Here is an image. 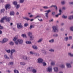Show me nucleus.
Masks as SVG:
<instances>
[{"label":"nucleus","mask_w":73,"mask_h":73,"mask_svg":"<svg viewBox=\"0 0 73 73\" xmlns=\"http://www.w3.org/2000/svg\"><path fill=\"white\" fill-rule=\"evenodd\" d=\"M52 31L54 32H58V30L57 29V26H54L52 27Z\"/></svg>","instance_id":"nucleus-1"},{"label":"nucleus","mask_w":73,"mask_h":73,"mask_svg":"<svg viewBox=\"0 0 73 73\" xmlns=\"http://www.w3.org/2000/svg\"><path fill=\"white\" fill-rule=\"evenodd\" d=\"M17 28L18 29H21V28H23V25L21 24V23H17Z\"/></svg>","instance_id":"nucleus-2"},{"label":"nucleus","mask_w":73,"mask_h":73,"mask_svg":"<svg viewBox=\"0 0 73 73\" xmlns=\"http://www.w3.org/2000/svg\"><path fill=\"white\" fill-rule=\"evenodd\" d=\"M50 12V10H48L47 11H44V12H47L46 13H45V16L46 17H47V18H48V15L49 14V13Z\"/></svg>","instance_id":"nucleus-3"},{"label":"nucleus","mask_w":73,"mask_h":73,"mask_svg":"<svg viewBox=\"0 0 73 73\" xmlns=\"http://www.w3.org/2000/svg\"><path fill=\"white\" fill-rule=\"evenodd\" d=\"M37 62L38 63H39V64L42 63V62H43V59L41 58H38V59Z\"/></svg>","instance_id":"nucleus-4"},{"label":"nucleus","mask_w":73,"mask_h":73,"mask_svg":"<svg viewBox=\"0 0 73 73\" xmlns=\"http://www.w3.org/2000/svg\"><path fill=\"white\" fill-rule=\"evenodd\" d=\"M47 71L48 72L52 73V67L50 66L48 67Z\"/></svg>","instance_id":"nucleus-5"},{"label":"nucleus","mask_w":73,"mask_h":73,"mask_svg":"<svg viewBox=\"0 0 73 73\" xmlns=\"http://www.w3.org/2000/svg\"><path fill=\"white\" fill-rule=\"evenodd\" d=\"M66 66L67 68H70L72 67V66L70 63H66Z\"/></svg>","instance_id":"nucleus-6"},{"label":"nucleus","mask_w":73,"mask_h":73,"mask_svg":"<svg viewBox=\"0 0 73 73\" xmlns=\"http://www.w3.org/2000/svg\"><path fill=\"white\" fill-rule=\"evenodd\" d=\"M8 41V39L7 38H4L3 40H2L1 42L2 44H3V43H5V42H7Z\"/></svg>","instance_id":"nucleus-7"},{"label":"nucleus","mask_w":73,"mask_h":73,"mask_svg":"<svg viewBox=\"0 0 73 73\" xmlns=\"http://www.w3.org/2000/svg\"><path fill=\"white\" fill-rule=\"evenodd\" d=\"M16 50L15 49H12L11 50V55L12 56L13 55V53L16 52Z\"/></svg>","instance_id":"nucleus-8"},{"label":"nucleus","mask_w":73,"mask_h":73,"mask_svg":"<svg viewBox=\"0 0 73 73\" xmlns=\"http://www.w3.org/2000/svg\"><path fill=\"white\" fill-rule=\"evenodd\" d=\"M5 20H6V21L8 22L10 21L11 19V17H7V16H5Z\"/></svg>","instance_id":"nucleus-9"},{"label":"nucleus","mask_w":73,"mask_h":73,"mask_svg":"<svg viewBox=\"0 0 73 73\" xmlns=\"http://www.w3.org/2000/svg\"><path fill=\"white\" fill-rule=\"evenodd\" d=\"M4 20H5V17H4L3 18L1 19L0 21V22L1 23H4Z\"/></svg>","instance_id":"nucleus-10"},{"label":"nucleus","mask_w":73,"mask_h":73,"mask_svg":"<svg viewBox=\"0 0 73 73\" xmlns=\"http://www.w3.org/2000/svg\"><path fill=\"white\" fill-rule=\"evenodd\" d=\"M5 8H6V9L7 10V9H8H8L11 8V6L9 4H7L6 5Z\"/></svg>","instance_id":"nucleus-11"},{"label":"nucleus","mask_w":73,"mask_h":73,"mask_svg":"<svg viewBox=\"0 0 73 73\" xmlns=\"http://www.w3.org/2000/svg\"><path fill=\"white\" fill-rule=\"evenodd\" d=\"M23 58L24 60H25V61H27L28 59V58L27 56H23Z\"/></svg>","instance_id":"nucleus-12"},{"label":"nucleus","mask_w":73,"mask_h":73,"mask_svg":"<svg viewBox=\"0 0 73 73\" xmlns=\"http://www.w3.org/2000/svg\"><path fill=\"white\" fill-rule=\"evenodd\" d=\"M29 37H30V40H31V41H32V40H33V39L35 38V37L33 35H31V36H30Z\"/></svg>","instance_id":"nucleus-13"},{"label":"nucleus","mask_w":73,"mask_h":73,"mask_svg":"<svg viewBox=\"0 0 73 73\" xmlns=\"http://www.w3.org/2000/svg\"><path fill=\"white\" fill-rule=\"evenodd\" d=\"M52 7H54L55 8L56 11H57V7L56 5H52L50 7V8H52Z\"/></svg>","instance_id":"nucleus-14"},{"label":"nucleus","mask_w":73,"mask_h":73,"mask_svg":"<svg viewBox=\"0 0 73 73\" xmlns=\"http://www.w3.org/2000/svg\"><path fill=\"white\" fill-rule=\"evenodd\" d=\"M18 41L19 44H22L23 41L22 39H18Z\"/></svg>","instance_id":"nucleus-15"},{"label":"nucleus","mask_w":73,"mask_h":73,"mask_svg":"<svg viewBox=\"0 0 73 73\" xmlns=\"http://www.w3.org/2000/svg\"><path fill=\"white\" fill-rule=\"evenodd\" d=\"M32 48L33 49H35V50H37V49H38V48H37V46L35 45H33Z\"/></svg>","instance_id":"nucleus-16"},{"label":"nucleus","mask_w":73,"mask_h":73,"mask_svg":"<svg viewBox=\"0 0 73 73\" xmlns=\"http://www.w3.org/2000/svg\"><path fill=\"white\" fill-rule=\"evenodd\" d=\"M54 69L55 72H58V68L57 67L54 68Z\"/></svg>","instance_id":"nucleus-17"},{"label":"nucleus","mask_w":73,"mask_h":73,"mask_svg":"<svg viewBox=\"0 0 73 73\" xmlns=\"http://www.w3.org/2000/svg\"><path fill=\"white\" fill-rule=\"evenodd\" d=\"M4 57L5 59H7V60L9 59V58L7 54H5L4 55Z\"/></svg>","instance_id":"nucleus-18"},{"label":"nucleus","mask_w":73,"mask_h":73,"mask_svg":"<svg viewBox=\"0 0 73 73\" xmlns=\"http://www.w3.org/2000/svg\"><path fill=\"white\" fill-rule=\"evenodd\" d=\"M33 67H29L27 69V70L28 71H31L32 70V69H33Z\"/></svg>","instance_id":"nucleus-19"},{"label":"nucleus","mask_w":73,"mask_h":73,"mask_svg":"<svg viewBox=\"0 0 73 73\" xmlns=\"http://www.w3.org/2000/svg\"><path fill=\"white\" fill-rule=\"evenodd\" d=\"M43 39L42 38H41L39 39V40L37 41V42L38 43H39V42H41L42 41Z\"/></svg>","instance_id":"nucleus-20"},{"label":"nucleus","mask_w":73,"mask_h":73,"mask_svg":"<svg viewBox=\"0 0 73 73\" xmlns=\"http://www.w3.org/2000/svg\"><path fill=\"white\" fill-rule=\"evenodd\" d=\"M15 7L16 8V9H19L20 7V5H17L15 6Z\"/></svg>","instance_id":"nucleus-21"},{"label":"nucleus","mask_w":73,"mask_h":73,"mask_svg":"<svg viewBox=\"0 0 73 73\" xmlns=\"http://www.w3.org/2000/svg\"><path fill=\"white\" fill-rule=\"evenodd\" d=\"M5 50L6 52L8 53H11V50L10 49H9V50H7L5 49Z\"/></svg>","instance_id":"nucleus-22"},{"label":"nucleus","mask_w":73,"mask_h":73,"mask_svg":"<svg viewBox=\"0 0 73 73\" xmlns=\"http://www.w3.org/2000/svg\"><path fill=\"white\" fill-rule=\"evenodd\" d=\"M53 36L54 37H57L58 36V35L56 33L54 34H53Z\"/></svg>","instance_id":"nucleus-23"},{"label":"nucleus","mask_w":73,"mask_h":73,"mask_svg":"<svg viewBox=\"0 0 73 73\" xmlns=\"http://www.w3.org/2000/svg\"><path fill=\"white\" fill-rule=\"evenodd\" d=\"M28 36H29V37H30V36H31L32 35V33L31 32H29L28 33Z\"/></svg>","instance_id":"nucleus-24"},{"label":"nucleus","mask_w":73,"mask_h":73,"mask_svg":"<svg viewBox=\"0 0 73 73\" xmlns=\"http://www.w3.org/2000/svg\"><path fill=\"white\" fill-rule=\"evenodd\" d=\"M26 43L27 44H31L32 42L31 41H26Z\"/></svg>","instance_id":"nucleus-25"},{"label":"nucleus","mask_w":73,"mask_h":73,"mask_svg":"<svg viewBox=\"0 0 73 73\" xmlns=\"http://www.w3.org/2000/svg\"><path fill=\"white\" fill-rule=\"evenodd\" d=\"M23 19H25V20H27V21L30 20V19H29V18L28 17H23Z\"/></svg>","instance_id":"nucleus-26"},{"label":"nucleus","mask_w":73,"mask_h":73,"mask_svg":"<svg viewBox=\"0 0 73 73\" xmlns=\"http://www.w3.org/2000/svg\"><path fill=\"white\" fill-rule=\"evenodd\" d=\"M32 72L33 73H36L37 72V70L35 69H33L32 70Z\"/></svg>","instance_id":"nucleus-27"},{"label":"nucleus","mask_w":73,"mask_h":73,"mask_svg":"<svg viewBox=\"0 0 73 73\" xmlns=\"http://www.w3.org/2000/svg\"><path fill=\"white\" fill-rule=\"evenodd\" d=\"M9 44L10 45L12 46L14 45V43L12 41H11L10 42Z\"/></svg>","instance_id":"nucleus-28"},{"label":"nucleus","mask_w":73,"mask_h":73,"mask_svg":"<svg viewBox=\"0 0 73 73\" xmlns=\"http://www.w3.org/2000/svg\"><path fill=\"white\" fill-rule=\"evenodd\" d=\"M13 3L15 6H16V5H17V2L16 1H14V2H13Z\"/></svg>","instance_id":"nucleus-29"},{"label":"nucleus","mask_w":73,"mask_h":73,"mask_svg":"<svg viewBox=\"0 0 73 73\" xmlns=\"http://www.w3.org/2000/svg\"><path fill=\"white\" fill-rule=\"evenodd\" d=\"M68 55L69 56L71 57H73V54L71 53H68Z\"/></svg>","instance_id":"nucleus-30"},{"label":"nucleus","mask_w":73,"mask_h":73,"mask_svg":"<svg viewBox=\"0 0 73 73\" xmlns=\"http://www.w3.org/2000/svg\"><path fill=\"white\" fill-rule=\"evenodd\" d=\"M62 17L63 18V19H67V16H65V15H63L62 16Z\"/></svg>","instance_id":"nucleus-31"},{"label":"nucleus","mask_w":73,"mask_h":73,"mask_svg":"<svg viewBox=\"0 0 73 73\" xmlns=\"http://www.w3.org/2000/svg\"><path fill=\"white\" fill-rule=\"evenodd\" d=\"M49 42L50 43H53L54 42V39H52L49 40Z\"/></svg>","instance_id":"nucleus-32"},{"label":"nucleus","mask_w":73,"mask_h":73,"mask_svg":"<svg viewBox=\"0 0 73 73\" xmlns=\"http://www.w3.org/2000/svg\"><path fill=\"white\" fill-rule=\"evenodd\" d=\"M17 36H15V37L14 38H13V41H15L17 40Z\"/></svg>","instance_id":"nucleus-33"},{"label":"nucleus","mask_w":73,"mask_h":73,"mask_svg":"<svg viewBox=\"0 0 73 73\" xmlns=\"http://www.w3.org/2000/svg\"><path fill=\"white\" fill-rule=\"evenodd\" d=\"M15 13H14V12L13 11L11 12L10 13V15L12 16V15H14Z\"/></svg>","instance_id":"nucleus-34"},{"label":"nucleus","mask_w":73,"mask_h":73,"mask_svg":"<svg viewBox=\"0 0 73 73\" xmlns=\"http://www.w3.org/2000/svg\"><path fill=\"white\" fill-rule=\"evenodd\" d=\"M34 28V26L33 25H31L29 28L30 30H31L32 28Z\"/></svg>","instance_id":"nucleus-35"},{"label":"nucleus","mask_w":73,"mask_h":73,"mask_svg":"<svg viewBox=\"0 0 73 73\" xmlns=\"http://www.w3.org/2000/svg\"><path fill=\"white\" fill-rule=\"evenodd\" d=\"M14 71L15 73H19V72L17 70H14Z\"/></svg>","instance_id":"nucleus-36"},{"label":"nucleus","mask_w":73,"mask_h":73,"mask_svg":"<svg viewBox=\"0 0 73 73\" xmlns=\"http://www.w3.org/2000/svg\"><path fill=\"white\" fill-rule=\"evenodd\" d=\"M64 40L66 41H67L68 40V36H66L64 38Z\"/></svg>","instance_id":"nucleus-37"},{"label":"nucleus","mask_w":73,"mask_h":73,"mask_svg":"<svg viewBox=\"0 0 73 73\" xmlns=\"http://www.w3.org/2000/svg\"><path fill=\"white\" fill-rule=\"evenodd\" d=\"M20 64L21 65H25V62H21Z\"/></svg>","instance_id":"nucleus-38"},{"label":"nucleus","mask_w":73,"mask_h":73,"mask_svg":"<svg viewBox=\"0 0 73 73\" xmlns=\"http://www.w3.org/2000/svg\"><path fill=\"white\" fill-rule=\"evenodd\" d=\"M49 52H54V50L51 49L49 50Z\"/></svg>","instance_id":"nucleus-39"},{"label":"nucleus","mask_w":73,"mask_h":73,"mask_svg":"<svg viewBox=\"0 0 73 73\" xmlns=\"http://www.w3.org/2000/svg\"><path fill=\"white\" fill-rule=\"evenodd\" d=\"M21 36L23 37H25V38H27V35L24 34H22Z\"/></svg>","instance_id":"nucleus-40"},{"label":"nucleus","mask_w":73,"mask_h":73,"mask_svg":"<svg viewBox=\"0 0 73 73\" xmlns=\"http://www.w3.org/2000/svg\"><path fill=\"white\" fill-rule=\"evenodd\" d=\"M70 29L71 31H73V26L70 27Z\"/></svg>","instance_id":"nucleus-41"},{"label":"nucleus","mask_w":73,"mask_h":73,"mask_svg":"<svg viewBox=\"0 0 73 73\" xmlns=\"http://www.w3.org/2000/svg\"><path fill=\"white\" fill-rule=\"evenodd\" d=\"M34 54L36 56H40V54L38 53H35Z\"/></svg>","instance_id":"nucleus-42"},{"label":"nucleus","mask_w":73,"mask_h":73,"mask_svg":"<svg viewBox=\"0 0 73 73\" xmlns=\"http://www.w3.org/2000/svg\"><path fill=\"white\" fill-rule=\"evenodd\" d=\"M43 8H44V9H48V7L46 6H44L43 7Z\"/></svg>","instance_id":"nucleus-43"},{"label":"nucleus","mask_w":73,"mask_h":73,"mask_svg":"<svg viewBox=\"0 0 73 73\" xmlns=\"http://www.w3.org/2000/svg\"><path fill=\"white\" fill-rule=\"evenodd\" d=\"M61 68H65V65L63 64L62 65L60 66Z\"/></svg>","instance_id":"nucleus-44"},{"label":"nucleus","mask_w":73,"mask_h":73,"mask_svg":"<svg viewBox=\"0 0 73 73\" xmlns=\"http://www.w3.org/2000/svg\"><path fill=\"white\" fill-rule=\"evenodd\" d=\"M61 3L62 5H64L65 3V1H62L61 2Z\"/></svg>","instance_id":"nucleus-45"},{"label":"nucleus","mask_w":73,"mask_h":73,"mask_svg":"<svg viewBox=\"0 0 73 73\" xmlns=\"http://www.w3.org/2000/svg\"><path fill=\"white\" fill-rule=\"evenodd\" d=\"M43 66H46V64L45 63V62H42Z\"/></svg>","instance_id":"nucleus-46"},{"label":"nucleus","mask_w":73,"mask_h":73,"mask_svg":"<svg viewBox=\"0 0 73 73\" xmlns=\"http://www.w3.org/2000/svg\"><path fill=\"white\" fill-rule=\"evenodd\" d=\"M24 1V0H20V3H23Z\"/></svg>","instance_id":"nucleus-47"},{"label":"nucleus","mask_w":73,"mask_h":73,"mask_svg":"<svg viewBox=\"0 0 73 73\" xmlns=\"http://www.w3.org/2000/svg\"><path fill=\"white\" fill-rule=\"evenodd\" d=\"M15 43L16 45H18L19 44V41H18V40L17 41H16L15 42Z\"/></svg>","instance_id":"nucleus-48"},{"label":"nucleus","mask_w":73,"mask_h":73,"mask_svg":"<svg viewBox=\"0 0 73 73\" xmlns=\"http://www.w3.org/2000/svg\"><path fill=\"white\" fill-rule=\"evenodd\" d=\"M59 12L60 13L59 14V15H61V12H62V11H61V9H59Z\"/></svg>","instance_id":"nucleus-49"},{"label":"nucleus","mask_w":73,"mask_h":73,"mask_svg":"<svg viewBox=\"0 0 73 73\" xmlns=\"http://www.w3.org/2000/svg\"><path fill=\"white\" fill-rule=\"evenodd\" d=\"M28 25V23H25L24 25V26L25 27H27Z\"/></svg>","instance_id":"nucleus-50"},{"label":"nucleus","mask_w":73,"mask_h":73,"mask_svg":"<svg viewBox=\"0 0 73 73\" xmlns=\"http://www.w3.org/2000/svg\"><path fill=\"white\" fill-rule=\"evenodd\" d=\"M3 29V27L1 25H0V29Z\"/></svg>","instance_id":"nucleus-51"},{"label":"nucleus","mask_w":73,"mask_h":73,"mask_svg":"<svg viewBox=\"0 0 73 73\" xmlns=\"http://www.w3.org/2000/svg\"><path fill=\"white\" fill-rule=\"evenodd\" d=\"M38 17H39V18L41 17V16H39V15H37V16H36L35 17V19H36V18H37Z\"/></svg>","instance_id":"nucleus-52"},{"label":"nucleus","mask_w":73,"mask_h":73,"mask_svg":"<svg viewBox=\"0 0 73 73\" xmlns=\"http://www.w3.org/2000/svg\"><path fill=\"white\" fill-rule=\"evenodd\" d=\"M69 40H72V36H69Z\"/></svg>","instance_id":"nucleus-53"},{"label":"nucleus","mask_w":73,"mask_h":73,"mask_svg":"<svg viewBox=\"0 0 73 73\" xmlns=\"http://www.w3.org/2000/svg\"><path fill=\"white\" fill-rule=\"evenodd\" d=\"M30 53L31 54H35V53H33V52L32 51H30Z\"/></svg>","instance_id":"nucleus-54"},{"label":"nucleus","mask_w":73,"mask_h":73,"mask_svg":"<svg viewBox=\"0 0 73 73\" xmlns=\"http://www.w3.org/2000/svg\"><path fill=\"white\" fill-rule=\"evenodd\" d=\"M51 65H55V63L52 62H51Z\"/></svg>","instance_id":"nucleus-55"},{"label":"nucleus","mask_w":73,"mask_h":73,"mask_svg":"<svg viewBox=\"0 0 73 73\" xmlns=\"http://www.w3.org/2000/svg\"><path fill=\"white\" fill-rule=\"evenodd\" d=\"M53 19H50L49 20V22H53Z\"/></svg>","instance_id":"nucleus-56"},{"label":"nucleus","mask_w":73,"mask_h":73,"mask_svg":"<svg viewBox=\"0 0 73 73\" xmlns=\"http://www.w3.org/2000/svg\"><path fill=\"white\" fill-rule=\"evenodd\" d=\"M9 64L10 65H13V62H9Z\"/></svg>","instance_id":"nucleus-57"},{"label":"nucleus","mask_w":73,"mask_h":73,"mask_svg":"<svg viewBox=\"0 0 73 73\" xmlns=\"http://www.w3.org/2000/svg\"><path fill=\"white\" fill-rule=\"evenodd\" d=\"M59 15H59V14H58V15H56L55 17H58V16H59Z\"/></svg>","instance_id":"nucleus-58"},{"label":"nucleus","mask_w":73,"mask_h":73,"mask_svg":"<svg viewBox=\"0 0 73 73\" xmlns=\"http://www.w3.org/2000/svg\"><path fill=\"white\" fill-rule=\"evenodd\" d=\"M5 11V9H2L1 10V12H4V11Z\"/></svg>","instance_id":"nucleus-59"},{"label":"nucleus","mask_w":73,"mask_h":73,"mask_svg":"<svg viewBox=\"0 0 73 73\" xmlns=\"http://www.w3.org/2000/svg\"><path fill=\"white\" fill-rule=\"evenodd\" d=\"M6 72L8 73H11V71L9 70H7Z\"/></svg>","instance_id":"nucleus-60"},{"label":"nucleus","mask_w":73,"mask_h":73,"mask_svg":"<svg viewBox=\"0 0 73 73\" xmlns=\"http://www.w3.org/2000/svg\"><path fill=\"white\" fill-rule=\"evenodd\" d=\"M55 14H56L55 12H53L52 13V15H55Z\"/></svg>","instance_id":"nucleus-61"},{"label":"nucleus","mask_w":73,"mask_h":73,"mask_svg":"<svg viewBox=\"0 0 73 73\" xmlns=\"http://www.w3.org/2000/svg\"><path fill=\"white\" fill-rule=\"evenodd\" d=\"M44 53L45 54H47V52L45 51L44 52Z\"/></svg>","instance_id":"nucleus-62"},{"label":"nucleus","mask_w":73,"mask_h":73,"mask_svg":"<svg viewBox=\"0 0 73 73\" xmlns=\"http://www.w3.org/2000/svg\"><path fill=\"white\" fill-rule=\"evenodd\" d=\"M38 20L39 21H42V19H41L40 20L39 19H38Z\"/></svg>","instance_id":"nucleus-63"},{"label":"nucleus","mask_w":73,"mask_h":73,"mask_svg":"<svg viewBox=\"0 0 73 73\" xmlns=\"http://www.w3.org/2000/svg\"><path fill=\"white\" fill-rule=\"evenodd\" d=\"M69 3L70 4H72V5H73V2H70Z\"/></svg>","instance_id":"nucleus-64"}]
</instances>
